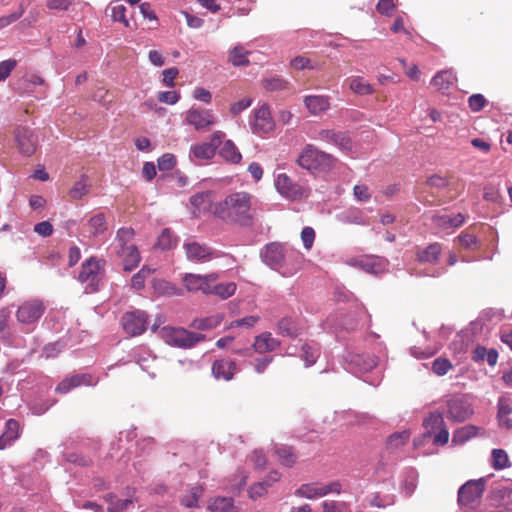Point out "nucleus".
<instances>
[{
	"mask_svg": "<svg viewBox=\"0 0 512 512\" xmlns=\"http://www.w3.org/2000/svg\"><path fill=\"white\" fill-rule=\"evenodd\" d=\"M251 199L248 192L231 193L223 201L214 204L213 214L223 220L247 224L251 219Z\"/></svg>",
	"mask_w": 512,
	"mask_h": 512,
	"instance_id": "obj_1",
	"label": "nucleus"
},
{
	"mask_svg": "<svg viewBox=\"0 0 512 512\" xmlns=\"http://www.w3.org/2000/svg\"><path fill=\"white\" fill-rule=\"evenodd\" d=\"M135 232L132 228H120L112 243L113 253L120 259L123 269L131 271L138 266L141 260L137 246L133 242Z\"/></svg>",
	"mask_w": 512,
	"mask_h": 512,
	"instance_id": "obj_2",
	"label": "nucleus"
},
{
	"mask_svg": "<svg viewBox=\"0 0 512 512\" xmlns=\"http://www.w3.org/2000/svg\"><path fill=\"white\" fill-rule=\"evenodd\" d=\"M151 330L157 332L159 337L167 344L179 348H190L205 339V335L201 333L191 332L184 328L160 327L157 323L151 326Z\"/></svg>",
	"mask_w": 512,
	"mask_h": 512,
	"instance_id": "obj_3",
	"label": "nucleus"
},
{
	"mask_svg": "<svg viewBox=\"0 0 512 512\" xmlns=\"http://www.w3.org/2000/svg\"><path fill=\"white\" fill-rule=\"evenodd\" d=\"M335 161L336 159L332 155L319 150L312 144H307L297 158V164L301 168L311 171L328 170Z\"/></svg>",
	"mask_w": 512,
	"mask_h": 512,
	"instance_id": "obj_4",
	"label": "nucleus"
},
{
	"mask_svg": "<svg viewBox=\"0 0 512 512\" xmlns=\"http://www.w3.org/2000/svg\"><path fill=\"white\" fill-rule=\"evenodd\" d=\"M485 490V480H470L466 482L458 491V502L466 510L474 509L480 503Z\"/></svg>",
	"mask_w": 512,
	"mask_h": 512,
	"instance_id": "obj_5",
	"label": "nucleus"
},
{
	"mask_svg": "<svg viewBox=\"0 0 512 512\" xmlns=\"http://www.w3.org/2000/svg\"><path fill=\"white\" fill-rule=\"evenodd\" d=\"M276 190L289 200H301L309 196V188L306 185L295 182L286 173H280L275 179Z\"/></svg>",
	"mask_w": 512,
	"mask_h": 512,
	"instance_id": "obj_6",
	"label": "nucleus"
},
{
	"mask_svg": "<svg viewBox=\"0 0 512 512\" xmlns=\"http://www.w3.org/2000/svg\"><path fill=\"white\" fill-rule=\"evenodd\" d=\"M446 417L454 422H464L469 419L474 410L464 396H452L446 401Z\"/></svg>",
	"mask_w": 512,
	"mask_h": 512,
	"instance_id": "obj_7",
	"label": "nucleus"
},
{
	"mask_svg": "<svg viewBox=\"0 0 512 512\" xmlns=\"http://www.w3.org/2000/svg\"><path fill=\"white\" fill-rule=\"evenodd\" d=\"M218 278L219 275L215 272L206 275L186 273L182 276V283L188 292H202L209 295L210 285L214 284Z\"/></svg>",
	"mask_w": 512,
	"mask_h": 512,
	"instance_id": "obj_8",
	"label": "nucleus"
},
{
	"mask_svg": "<svg viewBox=\"0 0 512 512\" xmlns=\"http://www.w3.org/2000/svg\"><path fill=\"white\" fill-rule=\"evenodd\" d=\"M124 331L130 336H139L147 329L148 315L141 310L124 313L121 319Z\"/></svg>",
	"mask_w": 512,
	"mask_h": 512,
	"instance_id": "obj_9",
	"label": "nucleus"
},
{
	"mask_svg": "<svg viewBox=\"0 0 512 512\" xmlns=\"http://www.w3.org/2000/svg\"><path fill=\"white\" fill-rule=\"evenodd\" d=\"M224 137L225 133L222 131L213 132L209 142L198 143L191 146L190 156L199 160L212 159Z\"/></svg>",
	"mask_w": 512,
	"mask_h": 512,
	"instance_id": "obj_10",
	"label": "nucleus"
},
{
	"mask_svg": "<svg viewBox=\"0 0 512 512\" xmlns=\"http://www.w3.org/2000/svg\"><path fill=\"white\" fill-rule=\"evenodd\" d=\"M45 312V306L42 301L33 299L23 302L17 312L16 318L23 325L36 323Z\"/></svg>",
	"mask_w": 512,
	"mask_h": 512,
	"instance_id": "obj_11",
	"label": "nucleus"
},
{
	"mask_svg": "<svg viewBox=\"0 0 512 512\" xmlns=\"http://www.w3.org/2000/svg\"><path fill=\"white\" fill-rule=\"evenodd\" d=\"M100 268V261L93 257L82 264L78 279L82 283H87L85 288L87 293H93L98 290Z\"/></svg>",
	"mask_w": 512,
	"mask_h": 512,
	"instance_id": "obj_12",
	"label": "nucleus"
},
{
	"mask_svg": "<svg viewBox=\"0 0 512 512\" xmlns=\"http://www.w3.org/2000/svg\"><path fill=\"white\" fill-rule=\"evenodd\" d=\"M341 485L339 482L334 481L329 484L323 483H309L303 484L296 490V495L308 499H315L323 497L329 493H339Z\"/></svg>",
	"mask_w": 512,
	"mask_h": 512,
	"instance_id": "obj_13",
	"label": "nucleus"
},
{
	"mask_svg": "<svg viewBox=\"0 0 512 512\" xmlns=\"http://www.w3.org/2000/svg\"><path fill=\"white\" fill-rule=\"evenodd\" d=\"M187 124L194 127L197 131H209L215 123V117L210 110H201L198 108H190L185 115Z\"/></svg>",
	"mask_w": 512,
	"mask_h": 512,
	"instance_id": "obj_14",
	"label": "nucleus"
},
{
	"mask_svg": "<svg viewBox=\"0 0 512 512\" xmlns=\"http://www.w3.org/2000/svg\"><path fill=\"white\" fill-rule=\"evenodd\" d=\"M15 139L19 152L24 156H31L36 152L38 139L28 127H18L15 130Z\"/></svg>",
	"mask_w": 512,
	"mask_h": 512,
	"instance_id": "obj_15",
	"label": "nucleus"
},
{
	"mask_svg": "<svg viewBox=\"0 0 512 512\" xmlns=\"http://www.w3.org/2000/svg\"><path fill=\"white\" fill-rule=\"evenodd\" d=\"M98 379L89 373L76 374L63 379L55 388L60 394H66L72 389L80 386H95Z\"/></svg>",
	"mask_w": 512,
	"mask_h": 512,
	"instance_id": "obj_16",
	"label": "nucleus"
},
{
	"mask_svg": "<svg viewBox=\"0 0 512 512\" xmlns=\"http://www.w3.org/2000/svg\"><path fill=\"white\" fill-rule=\"evenodd\" d=\"M252 128L254 133L259 135H266L274 130L275 123L267 105H262L255 110Z\"/></svg>",
	"mask_w": 512,
	"mask_h": 512,
	"instance_id": "obj_17",
	"label": "nucleus"
},
{
	"mask_svg": "<svg viewBox=\"0 0 512 512\" xmlns=\"http://www.w3.org/2000/svg\"><path fill=\"white\" fill-rule=\"evenodd\" d=\"M183 248L187 259L192 262L203 263L214 258V252L209 246L196 241L184 243Z\"/></svg>",
	"mask_w": 512,
	"mask_h": 512,
	"instance_id": "obj_18",
	"label": "nucleus"
},
{
	"mask_svg": "<svg viewBox=\"0 0 512 512\" xmlns=\"http://www.w3.org/2000/svg\"><path fill=\"white\" fill-rule=\"evenodd\" d=\"M237 371V365L231 359H217L211 366L212 375L216 380L230 381Z\"/></svg>",
	"mask_w": 512,
	"mask_h": 512,
	"instance_id": "obj_19",
	"label": "nucleus"
},
{
	"mask_svg": "<svg viewBox=\"0 0 512 512\" xmlns=\"http://www.w3.org/2000/svg\"><path fill=\"white\" fill-rule=\"evenodd\" d=\"M85 232L90 237H98L103 235L108 230L107 217L103 212H97L91 215L87 222L83 225Z\"/></svg>",
	"mask_w": 512,
	"mask_h": 512,
	"instance_id": "obj_20",
	"label": "nucleus"
},
{
	"mask_svg": "<svg viewBox=\"0 0 512 512\" xmlns=\"http://www.w3.org/2000/svg\"><path fill=\"white\" fill-rule=\"evenodd\" d=\"M442 254V245L438 242L431 243L424 248H418L415 253L416 260L421 264H432L438 263Z\"/></svg>",
	"mask_w": 512,
	"mask_h": 512,
	"instance_id": "obj_21",
	"label": "nucleus"
},
{
	"mask_svg": "<svg viewBox=\"0 0 512 512\" xmlns=\"http://www.w3.org/2000/svg\"><path fill=\"white\" fill-rule=\"evenodd\" d=\"M262 257L267 265L272 268H278L284 260V247L278 243H271L266 246Z\"/></svg>",
	"mask_w": 512,
	"mask_h": 512,
	"instance_id": "obj_22",
	"label": "nucleus"
},
{
	"mask_svg": "<svg viewBox=\"0 0 512 512\" xmlns=\"http://www.w3.org/2000/svg\"><path fill=\"white\" fill-rule=\"evenodd\" d=\"M499 424L506 429L512 428V399L509 397H500L497 403Z\"/></svg>",
	"mask_w": 512,
	"mask_h": 512,
	"instance_id": "obj_23",
	"label": "nucleus"
},
{
	"mask_svg": "<svg viewBox=\"0 0 512 512\" xmlns=\"http://www.w3.org/2000/svg\"><path fill=\"white\" fill-rule=\"evenodd\" d=\"M279 346V341L273 338L270 332H263L256 336L253 343L254 350L261 354L275 351Z\"/></svg>",
	"mask_w": 512,
	"mask_h": 512,
	"instance_id": "obj_24",
	"label": "nucleus"
},
{
	"mask_svg": "<svg viewBox=\"0 0 512 512\" xmlns=\"http://www.w3.org/2000/svg\"><path fill=\"white\" fill-rule=\"evenodd\" d=\"M304 104L312 115H319L330 106L329 98L323 95H308L304 98Z\"/></svg>",
	"mask_w": 512,
	"mask_h": 512,
	"instance_id": "obj_25",
	"label": "nucleus"
},
{
	"mask_svg": "<svg viewBox=\"0 0 512 512\" xmlns=\"http://www.w3.org/2000/svg\"><path fill=\"white\" fill-rule=\"evenodd\" d=\"M319 138L323 141L333 143L341 149H349L351 146L350 138L343 132H336L334 130H321Z\"/></svg>",
	"mask_w": 512,
	"mask_h": 512,
	"instance_id": "obj_26",
	"label": "nucleus"
},
{
	"mask_svg": "<svg viewBox=\"0 0 512 512\" xmlns=\"http://www.w3.org/2000/svg\"><path fill=\"white\" fill-rule=\"evenodd\" d=\"M465 216L462 213H458L456 215H435L432 218L433 223L441 228V229H448V228H458L462 226L465 222Z\"/></svg>",
	"mask_w": 512,
	"mask_h": 512,
	"instance_id": "obj_27",
	"label": "nucleus"
},
{
	"mask_svg": "<svg viewBox=\"0 0 512 512\" xmlns=\"http://www.w3.org/2000/svg\"><path fill=\"white\" fill-rule=\"evenodd\" d=\"M20 425L15 419H9L5 424V431L0 436V450H4L19 437Z\"/></svg>",
	"mask_w": 512,
	"mask_h": 512,
	"instance_id": "obj_28",
	"label": "nucleus"
},
{
	"mask_svg": "<svg viewBox=\"0 0 512 512\" xmlns=\"http://www.w3.org/2000/svg\"><path fill=\"white\" fill-rule=\"evenodd\" d=\"M483 429L475 426V425H465L463 427L458 428L452 437V443L454 444H463L470 440L473 437H476L479 434H482Z\"/></svg>",
	"mask_w": 512,
	"mask_h": 512,
	"instance_id": "obj_29",
	"label": "nucleus"
},
{
	"mask_svg": "<svg viewBox=\"0 0 512 512\" xmlns=\"http://www.w3.org/2000/svg\"><path fill=\"white\" fill-rule=\"evenodd\" d=\"M456 80L457 78L451 70H442L437 72L432 78L431 84L437 90L445 91L448 90Z\"/></svg>",
	"mask_w": 512,
	"mask_h": 512,
	"instance_id": "obj_30",
	"label": "nucleus"
},
{
	"mask_svg": "<svg viewBox=\"0 0 512 512\" xmlns=\"http://www.w3.org/2000/svg\"><path fill=\"white\" fill-rule=\"evenodd\" d=\"M251 54L250 51L246 50L242 45H236L228 56V61L235 67L248 66L250 61L248 56Z\"/></svg>",
	"mask_w": 512,
	"mask_h": 512,
	"instance_id": "obj_31",
	"label": "nucleus"
},
{
	"mask_svg": "<svg viewBox=\"0 0 512 512\" xmlns=\"http://www.w3.org/2000/svg\"><path fill=\"white\" fill-rule=\"evenodd\" d=\"M219 154L224 160L232 164H238L242 159L241 153L231 140L224 142Z\"/></svg>",
	"mask_w": 512,
	"mask_h": 512,
	"instance_id": "obj_32",
	"label": "nucleus"
},
{
	"mask_svg": "<svg viewBox=\"0 0 512 512\" xmlns=\"http://www.w3.org/2000/svg\"><path fill=\"white\" fill-rule=\"evenodd\" d=\"M237 285L234 282H223L218 284H211L209 295H216L225 300L235 294Z\"/></svg>",
	"mask_w": 512,
	"mask_h": 512,
	"instance_id": "obj_33",
	"label": "nucleus"
},
{
	"mask_svg": "<svg viewBox=\"0 0 512 512\" xmlns=\"http://www.w3.org/2000/svg\"><path fill=\"white\" fill-rule=\"evenodd\" d=\"M350 362L355 365L359 371L367 372L376 367L377 358L373 355H354Z\"/></svg>",
	"mask_w": 512,
	"mask_h": 512,
	"instance_id": "obj_34",
	"label": "nucleus"
},
{
	"mask_svg": "<svg viewBox=\"0 0 512 512\" xmlns=\"http://www.w3.org/2000/svg\"><path fill=\"white\" fill-rule=\"evenodd\" d=\"M349 87L358 95H370L374 93L373 87L360 76L351 77L349 79Z\"/></svg>",
	"mask_w": 512,
	"mask_h": 512,
	"instance_id": "obj_35",
	"label": "nucleus"
},
{
	"mask_svg": "<svg viewBox=\"0 0 512 512\" xmlns=\"http://www.w3.org/2000/svg\"><path fill=\"white\" fill-rule=\"evenodd\" d=\"M275 454L278 461L287 467L293 466L297 461V455L294 453L292 447L280 446L275 448Z\"/></svg>",
	"mask_w": 512,
	"mask_h": 512,
	"instance_id": "obj_36",
	"label": "nucleus"
},
{
	"mask_svg": "<svg viewBox=\"0 0 512 512\" xmlns=\"http://www.w3.org/2000/svg\"><path fill=\"white\" fill-rule=\"evenodd\" d=\"M177 241L178 238L173 233V231L170 228H165L158 236L156 246L161 248L162 250H169L177 245Z\"/></svg>",
	"mask_w": 512,
	"mask_h": 512,
	"instance_id": "obj_37",
	"label": "nucleus"
},
{
	"mask_svg": "<svg viewBox=\"0 0 512 512\" xmlns=\"http://www.w3.org/2000/svg\"><path fill=\"white\" fill-rule=\"evenodd\" d=\"M190 202L199 212L210 210L213 213L214 204H212L210 192L194 195L191 197Z\"/></svg>",
	"mask_w": 512,
	"mask_h": 512,
	"instance_id": "obj_38",
	"label": "nucleus"
},
{
	"mask_svg": "<svg viewBox=\"0 0 512 512\" xmlns=\"http://www.w3.org/2000/svg\"><path fill=\"white\" fill-rule=\"evenodd\" d=\"M278 333L283 336L297 337L301 329L291 318H283L278 322Z\"/></svg>",
	"mask_w": 512,
	"mask_h": 512,
	"instance_id": "obj_39",
	"label": "nucleus"
},
{
	"mask_svg": "<svg viewBox=\"0 0 512 512\" xmlns=\"http://www.w3.org/2000/svg\"><path fill=\"white\" fill-rule=\"evenodd\" d=\"M106 501L109 503L108 512H126L132 505L131 499H118L112 494L106 496Z\"/></svg>",
	"mask_w": 512,
	"mask_h": 512,
	"instance_id": "obj_40",
	"label": "nucleus"
},
{
	"mask_svg": "<svg viewBox=\"0 0 512 512\" xmlns=\"http://www.w3.org/2000/svg\"><path fill=\"white\" fill-rule=\"evenodd\" d=\"M491 466L495 470H501L510 466L509 457L503 449H493L491 453Z\"/></svg>",
	"mask_w": 512,
	"mask_h": 512,
	"instance_id": "obj_41",
	"label": "nucleus"
},
{
	"mask_svg": "<svg viewBox=\"0 0 512 512\" xmlns=\"http://www.w3.org/2000/svg\"><path fill=\"white\" fill-rule=\"evenodd\" d=\"M89 184L87 183V177L81 176V178L74 183L69 191V196L72 200H79L89 192Z\"/></svg>",
	"mask_w": 512,
	"mask_h": 512,
	"instance_id": "obj_42",
	"label": "nucleus"
},
{
	"mask_svg": "<svg viewBox=\"0 0 512 512\" xmlns=\"http://www.w3.org/2000/svg\"><path fill=\"white\" fill-rule=\"evenodd\" d=\"M423 425L428 433H433L445 427V422L441 413L433 412L424 420Z\"/></svg>",
	"mask_w": 512,
	"mask_h": 512,
	"instance_id": "obj_43",
	"label": "nucleus"
},
{
	"mask_svg": "<svg viewBox=\"0 0 512 512\" xmlns=\"http://www.w3.org/2000/svg\"><path fill=\"white\" fill-rule=\"evenodd\" d=\"M222 321V316L213 315L206 318L195 319L192 322V327L199 330H209L217 327Z\"/></svg>",
	"mask_w": 512,
	"mask_h": 512,
	"instance_id": "obj_44",
	"label": "nucleus"
},
{
	"mask_svg": "<svg viewBox=\"0 0 512 512\" xmlns=\"http://www.w3.org/2000/svg\"><path fill=\"white\" fill-rule=\"evenodd\" d=\"M410 438V433L407 430L393 433L387 440V447L390 450H396L405 445Z\"/></svg>",
	"mask_w": 512,
	"mask_h": 512,
	"instance_id": "obj_45",
	"label": "nucleus"
},
{
	"mask_svg": "<svg viewBox=\"0 0 512 512\" xmlns=\"http://www.w3.org/2000/svg\"><path fill=\"white\" fill-rule=\"evenodd\" d=\"M319 356L318 348L309 344H303L301 347V358L305 362V366L313 365Z\"/></svg>",
	"mask_w": 512,
	"mask_h": 512,
	"instance_id": "obj_46",
	"label": "nucleus"
},
{
	"mask_svg": "<svg viewBox=\"0 0 512 512\" xmlns=\"http://www.w3.org/2000/svg\"><path fill=\"white\" fill-rule=\"evenodd\" d=\"M211 508L216 512H236V507L231 498L219 497L214 500Z\"/></svg>",
	"mask_w": 512,
	"mask_h": 512,
	"instance_id": "obj_47",
	"label": "nucleus"
},
{
	"mask_svg": "<svg viewBox=\"0 0 512 512\" xmlns=\"http://www.w3.org/2000/svg\"><path fill=\"white\" fill-rule=\"evenodd\" d=\"M263 86L267 91L273 92V91H281V90L288 89L290 86V83L283 78L275 77V78H271V79H266L263 82Z\"/></svg>",
	"mask_w": 512,
	"mask_h": 512,
	"instance_id": "obj_48",
	"label": "nucleus"
},
{
	"mask_svg": "<svg viewBox=\"0 0 512 512\" xmlns=\"http://www.w3.org/2000/svg\"><path fill=\"white\" fill-rule=\"evenodd\" d=\"M459 243L461 247L469 250H476L479 247V243L477 237L473 234H470L467 231H463L458 236Z\"/></svg>",
	"mask_w": 512,
	"mask_h": 512,
	"instance_id": "obj_49",
	"label": "nucleus"
},
{
	"mask_svg": "<svg viewBox=\"0 0 512 512\" xmlns=\"http://www.w3.org/2000/svg\"><path fill=\"white\" fill-rule=\"evenodd\" d=\"M202 491L201 487H193L190 492L182 498L181 503L188 508L196 507L198 499L202 495Z\"/></svg>",
	"mask_w": 512,
	"mask_h": 512,
	"instance_id": "obj_50",
	"label": "nucleus"
},
{
	"mask_svg": "<svg viewBox=\"0 0 512 512\" xmlns=\"http://www.w3.org/2000/svg\"><path fill=\"white\" fill-rule=\"evenodd\" d=\"M111 17L113 21L121 22L125 27L130 25L126 17V7L123 4H118L111 8Z\"/></svg>",
	"mask_w": 512,
	"mask_h": 512,
	"instance_id": "obj_51",
	"label": "nucleus"
},
{
	"mask_svg": "<svg viewBox=\"0 0 512 512\" xmlns=\"http://www.w3.org/2000/svg\"><path fill=\"white\" fill-rule=\"evenodd\" d=\"M451 368V362L448 359L442 357L435 359L432 364V370L438 376L445 375Z\"/></svg>",
	"mask_w": 512,
	"mask_h": 512,
	"instance_id": "obj_52",
	"label": "nucleus"
},
{
	"mask_svg": "<svg viewBox=\"0 0 512 512\" xmlns=\"http://www.w3.org/2000/svg\"><path fill=\"white\" fill-rule=\"evenodd\" d=\"M268 487H270V483L268 481H261L253 484L249 488V496L251 499L255 500L259 497H262L267 493Z\"/></svg>",
	"mask_w": 512,
	"mask_h": 512,
	"instance_id": "obj_53",
	"label": "nucleus"
},
{
	"mask_svg": "<svg viewBox=\"0 0 512 512\" xmlns=\"http://www.w3.org/2000/svg\"><path fill=\"white\" fill-rule=\"evenodd\" d=\"M25 9L22 4H20L18 10L14 13H11L6 16L0 17V30L11 25L15 21H17L24 14Z\"/></svg>",
	"mask_w": 512,
	"mask_h": 512,
	"instance_id": "obj_54",
	"label": "nucleus"
},
{
	"mask_svg": "<svg viewBox=\"0 0 512 512\" xmlns=\"http://www.w3.org/2000/svg\"><path fill=\"white\" fill-rule=\"evenodd\" d=\"M468 104L472 111L479 112L485 107L487 100L482 94H473L468 98Z\"/></svg>",
	"mask_w": 512,
	"mask_h": 512,
	"instance_id": "obj_55",
	"label": "nucleus"
},
{
	"mask_svg": "<svg viewBox=\"0 0 512 512\" xmlns=\"http://www.w3.org/2000/svg\"><path fill=\"white\" fill-rule=\"evenodd\" d=\"M16 65L17 61L14 59H7L0 62V82L9 77Z\"/></svg>",
	"mask_w": 512,
	"mask_h": 512,
	"instance_id": "obj_56",
	"label": "nucleus"
},
{
	"mask_svg": "<svg viewBox=\"0 0 512 512\" xmlns=\"http://www.w3.org/2000/svg\"><path fill=\"white\" fill-rule=\"evenodd\" d=\"M395 7V0H379L376 5V10L382 15L391 16Z\"/></svg>",
	"mask_w": 512,
	"mask_h": 512,
	"instance_id": "obj_57",
	"label": "nucleus"
},
{
	"mask_svg": "<svg viewBox=\"0 0 512 512\" xmlns=\"http://www.w3.org/2000/svg\"><path fill=\"white\" fill-rule=\"evenodd\" d=\"M291 66L296 70L315 69L316 66L311 63V60L304 56H297L290 62Z\"/></svg>",
	"mask_w": 512,
	"mask_h": 512,
	"instance_id": "obj_58",
	"label": "nucleus"
},
{
	"mask_svg": "<svg viewBox=\"0 0 512 512\" xmlns=\"http://www.w3.org/2000/svg\"><path fill=\"white\" fill-rule=\"evenodd\" d=\"M34 232L42 237H48L53 233V225L49 221H42L34 226Z\"/></svg>",
	"mask_w": 512,
	"mask_h": 512,
	"instance_id": "obj_59",
	"label": "nucleus"
},
{
	"mask_svg": "<svg viewBox=\"0 0 512 512\" xmlns=\"http://www.w3.org/2000/svg\"><path fill=\"white\" fill-rule=\"evenodd\" d=\"M301 239L306 249H310L313 246L315 239V232L311 227H305L301 232Z\"/></svg>",
	"mask_w": 512,
	"mask_h": 512,
	"instance_id": "obj_60",
	"label": "nucleus"
},
{
	"mask_svg": "<svg viewBox=\"0 0 512 512\" xmlns=\"http://www.w3.org/2000/svg\"><path fill=\"white\" fill-rule=\"evenodd\" d=\"M176 159L172 154H164L158 159V168L160 170H170L174 167Z\"/></svg>",
	"mask_w": 512,
	"mask_h": 512,
	"instance_id": "obj_61",
	"label": "nucleus"
},
{
	"mask_svg": "<svg viewBox=\"0 0 512 512\" xmlns=\"http://www.w3.org/2000/svg\"><path fill=\"white\" fill-rule=\"evenodd\" d=\"M179 98L180 96L176 91H163L158 94V100L167 104H175Z\"/></svg>",
	"mask_w": 512,
	"mask_h": 512,
	"instance_id": "obj_62",
	"label": "nucleus"
},
{
	"mask_svg": "<svg viewBox=\"0 0 512 512\" xmlns=\"http://www.w3.org/2000/svg\"><path fill=\"white\" fill-rule=\"evenodd\" d=\"M179 71L177 68H168L163 71V82L167 87H174V79L177 77Z\"/></svg>",
	"mask_w": 512,
	"mask_h": 512,
	"instance_id": "obj_63",
	"label": "nucleus"
},
{
	"mask_svg": "<svg viewBox=\"0 0 512 512\" xmlns=\"http://www.w3.org/2000/svg\"><path fill=\"white\" fill-rule=\"evenodd\" d=\"M353 191L357 200L361 202H367L371 198V194L369 193L368 187L366 185H356L354 186Z\"/></svg>",
	"mask_w": 512,
	"mask_h": 512,
	"instance_id": "obj_64",
	"label": "nucleus"
}]
</instances>
